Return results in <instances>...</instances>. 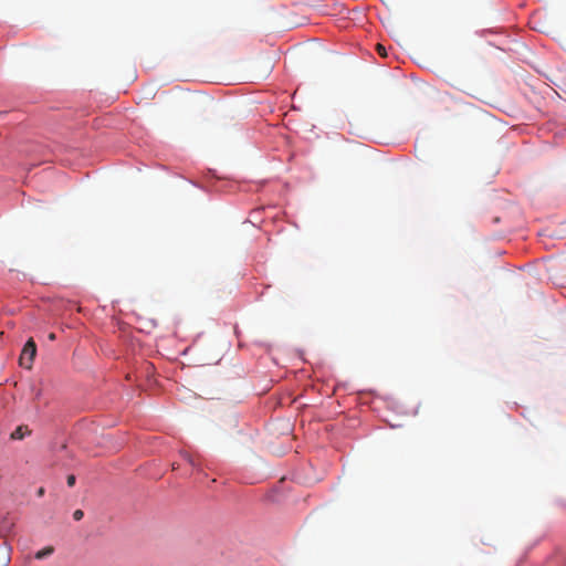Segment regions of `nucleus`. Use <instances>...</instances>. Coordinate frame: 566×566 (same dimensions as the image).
Instances as JSON below:
<instances>
[{
  "instance_id": "f257e3e1",
  "label": "nucleus",
  "mask_w": 566,
  "mask_h": 566,
  "mask_svg": "<svg viewBox=\"0 0 566 566\" xmlns=\"http://www.w3.org/2000/svg\"><path fill=\"white\" fill-rule=\"evenodd\" d=\"M36 355V345L33 338L27 340L23 346L22 353L20 355V365L27 369H31L33 365V360Z\"/></svg>"
},
{
  "instance_id": "f03ea898",
  "label": "nucleus",
  "mask_w": 566,
  "mask_h": 566,
  "mask_svg": "<svg viewBox=\"0 0 566 566\" xmlns=\"http://www.w3.org/2000/svg\"><path fill=\"white\" fill-rule=\"evenodd\" d=\"M54 552V548L52 546H46L35 553L36 559H44L49 556H51Z\"/></svg>"
},
{
  "instance_id": "7ed1b4c3",
  "label": "nucleus",
  "mask_w": 566,
  "mask_h": 566,
  "mask_svg": "<svg viewBox=\"0 0 566 566\" xmlns=\"http://www.w3.org/2000/svg\"><path fill=\"white\" fill-rule=\"evenodd\" d=\"M27 432H28V428L20 426L18 428H15L14 431L11 433V439L21 440L24 438Z\"/></svg>"
},
{
  "instance_id": "20e7f679",
  "label": "nucleus",
  "mask_w": 566,
  "mask_h": 566,
  "mask_svg": "<svg viewBox=\"0 0 566 566\" xmlns=\"http://www.w3.org/2000/svg\"><path fill=\"white\" fill-rule=\"evenodd\" d=\"M376 50H377V52H378V54H379L380 56H382V57H386V56H387L386 48H385L382 44L378 43V44L376 45Z\"/></svg>"
},
{
  "instance_id": "39448f33",
  "label": "nucleus",
  "mask_w": 566,
  "mask_h": 566,
  "mask_svg": "<svg viewBox=\"0 0 566 566\" xmlns=\"http://www.w3.org/2000/svg\"><path fill=\"white\" fill-rule=\"evenodd\" d=\"M83 516H84V513H83V511H82V510H76V511H74V513H73V518H74L75 521H80V520H82V518H83Z\"/></svg>"
},
{
  "instance_id": "423d86ee",
  "label": "nucleus",
  "mask_w": 566,
  "mask_h": 566,
  "mask_svg": "<svg viewBox=\"0 0 566 566\" xmlns=\"http://www.w3.org/2000/svg\"><path fill=\"white\" fill-rule=\"evenodd\" d=\"M75 481H76L75 475L71 474V475H69V476H67L66 482H67V485H69L70 488H72V486H74V485H75Z\"/></svg>"
},
{
  "instance_id": "0eeeda50",
  "label": "nucleus",
  "mask_w": 566,
  "mask_h": 566,
  "mask_svg": "<svg viewBox=\"0 0 566 566\" xmlns=\"http://www.w3.org/2000/svg\"><path fill=\"white\" fill-rule=\"evenodd\" d=\"M44 495V489L43 488H40L38 490V496H43Z\"/></svg>"
},
{
  "instance_id": "6e6552de",
  "label": "nucleus",
  "mask_w": 566,
  "mask_h": 566,
  "mask_svg": "<svg viewBox=\"0 0 566 566\" xmlns=\"http://www.w3.org/2000/svg\"><path fill=\"white\" fill-rule=\"evenodd\" d=\"M48 337H49L50 340H54L55 339V334L54 333H50Z\"/></svg>"
}]
</instances>
